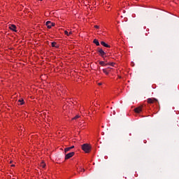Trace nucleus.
Here are the masks:
<instances>
[{"mask_svg": "<svg viewBox=\"0 0 179 179\" xmlns=\"http://www.w3.org/2000/svg\"><path fill=\"white\" fill-rule=\"evenodd\" d=\"M98 52L99 53V55L102 58H106L107 57V55H106V52H104V50H103V49H99Z\"/></svg>", "mask_w": 179, "mask_h": 179, "instance_id": "4", "label": "nucleus"}, {"mask_svg": "<svg viewBox=\"0 0 179 179\" xmlns=\"http://www.w3.org/2000/svg\"><path fill=\"white\" fill-rule=\"evenodd\" d=\"M52 47H55V48H59V45H58V44H57V42H52L51 43Z\"/></svg>", "mask_w": 179, "mask_h": 179, "instance_id": "9", "label": "nucleus"}, {"mask_svg": "<svg viewBox=\"0 0 179 179\" xmlns=\"http://www.w3.org/2000/svg\"><path fill=\"white\" fill-rule=\"evenodd\" d=\"M18 101L20 103L21 106H23V104H24V100H23V99H19Z\"/></svg>", "mask_w": 179, "mask_h": 179, "instance_id": "14", "label": "nucleus"}, {"mask_svg": "<svg viewBox=\"0 0 179 179\" xmlns=\"http://www.w3.org/2000/svg\"><path fill=\"white\" fill-rule=\"evenodd\" d=\"M82 150L85 152V153H90L92 150V146L87 143H85L82 145Z\"/></svg>", "mask_w": 179, "mask_h": 179, "instance_id": "1", "label": "nucleus"}, {"mask_svg": "<svg viewBox=\"0 0 179 179\" xmlns=\"http://www.w3.org/2000/svg\"><path fill=\"white\" fill-rule=\"evenodd\" d=\"M99 65H101V66H107V63H106V62L101 61L99 62Z\"/></svg>", "mask_w": 179, "mask_h": 179, "instance_id": "10", "label": "nucleus"}, {"mask_svg": "<svg viewBox=\"0 0 179 179\" xmlns=\"http://www.w3.org/2000/svg\"><path fill=\"white\" fill-rule=\"evenodd\" d=\"M142 108H143V106H140L134 109V111H135V113H137L138 114H139V113H141Z\"/></svg>", "mask_w": 179, "mask_h": 179, "instance_id": "6", "label": "nucleus"}, {"mask_svg": "<svg viewBox=\"0 0 179 179\" xmlns=\"http://www.w3.org/2000/svg\"><path fill=\"white\" fill-rule=\"evenodd\" d=\"M103 73H105L106 75H108V73H109L108 71H107V69H103Z\"/></svg>", "mask_w": 179, "mask_h": 179, "instance_id": "15", "label": "nucleus"}, {"mask_svg": "<svg viewBox=\"0 0 179 179\" xmlns=\"http://www.w3.org/2000/svg\"><path fill=\"white\" fill-rule=\"evenodd\" d=\"M39 1H43V0H39Z\"/></svg>", "mask_w": 179, "mask_h": 179, "instance_id": "25", "label": "nucleus"}, {"mask_svg": "<svg viewBox=\"0 0 179 179\" xmlns=\"http://www.w3.org/2000/svg\"><path fill=\"white\" fill-rule=\"evenodd\" d=\"M64 34H65L66 36H71V35L72 34V31L68 32V31H64Z\"/></svg>", "mask_w": 179, "mask_h": 179, "instance_id": "13", "label": "nucleus"}, {"mask_svg": "<svg viewBox=\"0 0 179 179\" xmlns=\"http://www.w3.org/2000/svg\"><path fill=\"white\" fill-rule=\"evenodd\" d=\"M45 26H47L48 29H51V27L55 26V23L51 22V21H48L45 22Z\"/></svg>", "mask_w": 179, "mask_h": 179, "instance_id": "3", "label": "nucleus"}, {"mask_svg": "<svg viewBox=\"0 0 179 179\" xmlns=\"http://www.w3.org/2000/svg\"><path fill=\"white\" fill-rule=\"evenodd\" d=\"M99 86H101V83H99Z\"/></svg>", "mask_w": 179, "mask_h": 179, "instance_id": "24", "label": "nucleus"}, {"mask_svg": "<svg viewBox=\"0 0 179 179\" xmlns=\"http://www.w3.org/2000/svg\"><path fill=\"white\" fill-rule=\"evenodd\" d=\"M78 118H80V115H77L72 120H78Z\"/></svg>", "mask_w": 179, "mask_h": 179, "instance_id": "17", "label": "nucleus"}, {"mask_svg": "<svg viewBox=\"0 0 179 179\" xmlns=\"http://www.w3.org/2000/svg\"><path fill=\"white\" fill-rule=\"evenodd\" d=\"M93 43H94V44H96V45H97V46L100 45V43H99V40H97V39H94L93 41Z\"/></svg>", "mask_w": 179, "mask_h": 179, "instance_id": "11", "label": "nucleus"}, {"mask_svg": "<svg viewBox=\"0 0 179 179\" xmlns=\"http://www.w3.org/2000/svg\"><path fill=\"white\" fill-rule=\"evenodd\" d=\"M73 148H75V146H73V145L71 146V147H69L70 150H71V149H73Z\"/></svg>", "mask_w": 179, "mask_h": 179, "instance_id": "22", "label": "nucleus"}, {"mask_svg": "<svg viewBox=\"0 0 179 179\" xmlns=\"http://www.w3.org/2000/svg\"><path fill=\"white\" fill-rule=\"evenodd\" d=\"M9 29H10V30H12L13 31H16V25H15V24L10 25Z\"/></svg>", "mask_w": 179, "mask_h": 179, "instance_id": "7", "label": "nucleus"}, {"mask_svg": "<svg viewBox=\"0 0 179 179\" xmlns=\"http://www.w3.org/2000/svg\"><path fill=\"white\" fill-rule=\"evenodd\" d=\"M78 171H85V169L82 168V167H80L79 169H78Z\"/></svg>", "mask_w": 179, "mask_h": 179, "instance_id": "19", "label": "nucleus"}, {"mask_svg": "<svg viewBox=\"0 0 179 179\" xmlns=\"http://www.w3.org/2000/svg\"><path fill=\"white\" fill-rule=\"evenodd\" d=\"M148 104H153L154 103H158L159 101L155 98H149L147 100Z\"/></svg>", "mask_w": 179, "mask_h": 179, "instance_id": "2", "label": "nucleus"}, {"mask_svg": "<svg viewBox=\"0 0 179 179\" xmlns=\"http://www.w3.org/2000/svg\"><path fill=\"white\" fill-rule=\"evenodd\" d=\"M80 111H81V113H82L83 111H85V108H84L83 106L80 108Z\"/></svg>", "mask_w": 179, "mask_h": 179, "instance_id": "21", "label": "nucleus"}, {"mask_svg": "<svg viewBox=\"0 0 179 179\" xmlns=\"http://www.w3.org/2000/svg\"><path fill=\"white\" fill-rule=\"evenodd\" d=\"M101 45L103 47H106V48H110V45L107 43H106L104 41L101 42Z\"/></svg>", "mask_w": 179, "mask_h": 179, "instance_id": "8", "label": "nucleus"}, {"mask_svg": "<svg viewBox=\"0 0 179 179\" xmlns=\"http://www.w3.org/2000/svg\"><path fill=\"white\" fill-rule=\"evenodd\" d=\"M75 155V152H71L66 155L65 159L68 160V159H71V157H73V155Z\"/></svg>", "mask_w": 179, "mask_h": 179, "instance_id": "5", "label": "nucleus"}, {"mask_svg": "<svg viewBox=\"0 0 179 179\" xmlns=\"http://www.w3.org/2000/svg\"><path fill=\"white\" fill-rule=\"evenodd\" d=\"M94 28L99 29H100V27L99 25H94Z\"/></svg>", "mask_w": 179, "mask_h": 179, "instance_id": "20", "label": "nucleus"}, {"mask_svg": "<svg viewBox=\"0 0 179 179\" xmlns=\"http://www.w3.org/2000/svg\"><path fill=\"white\" fill-rule=\"evenodd\" d=\"M107 65H110V66H115V63H114V62H109V63H107Z\"/></svg>", "mask_w": 179, "mask_h": 179, "instance_id": "16", "label": "nucleus"}, {"mask_svg": "<svg viewBox=\"0 0 179 179\" xmlns=\"http://www.w3.org/2000/svg\"><path fill=\"white\" fill-rule=\"evenodd\" d=\"M40 167H42V169L45 168V163L44 162H41L40 164Z\"/></svg>", "mask_w": 179, "mask_h": 179, "instance_id": "12", "label": "nucleus"}, {"mask_svg": "<svg viewBox=\"0 0 179 179\" xmlns=\"http://www.w3.org/2000/svg\"><path fill=\"white\" fill-rule=\"evenodd\" d=\"M69 150H71V149L69 148V147L64 149V152H69Z\"/></svg>", "mask_w": 179, "mask_h": 179, "instance_id": "18", "label": "nucleus"}, {"mask_svg": "<svg viewBox=\"0 0 179 179\" xmlns=\"http://www.w3.org/2000/svg\"><path fill=\"white\" fill-rule=\"evenodd\" d=\"M108 10H110V6H108Z\"/></svg>", "mask_w": 179, "mask_h": 179, "instance_id": "23", "label": "nucleus"}]
</instances>
